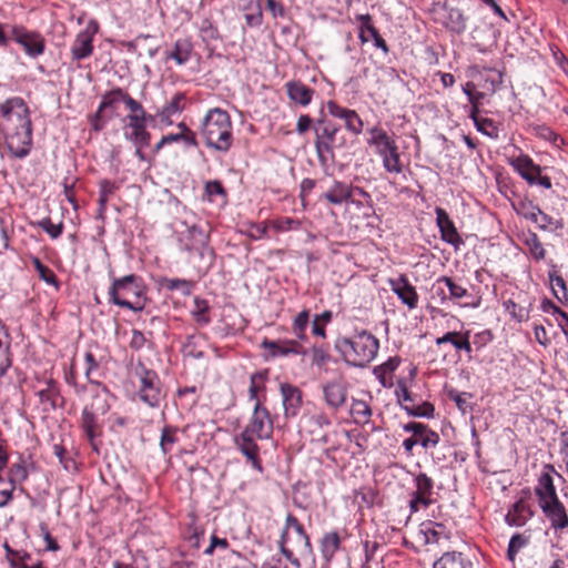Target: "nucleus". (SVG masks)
<instances>
[{"label": "nucleus", "mask_w": 568, "mask_h": 568, "mask_svg": "<svg viewBox=\"0 0 568 568\" xmlns=\"http://www.w3.org/2000/svg\"><path fill=\"white\" fill-rule=\"evenodd\" d=\"M0 135L14 158H26L32 145L30 111L20 97L0 103Z\"/></svg>", "instance_id": "1"}, {"label": "nucleus", "mask_w": 568, "mask_h": 568, "mask_svg": "<svg viewBox=\"0 0 568 568\" xmlns=\"http://www.w3.org/2000/svg\"><path fill=\"white\" fill-rule=\"evenodd\" d=\"M273 432L274 422L271 414L262 402L257 400L244 428L234 438L236 448L252 464V467L260 473L263 470V467L257 440L272 438Z\"/></svg>", "instance_id": "2"}, {"label": "nucleus", "mask_w": 568, "mask_h": 568, "mask_svg": "<svg viewBox=\"0 0 568 568\" xmlns=\"http://www.w3.org/2000/svg\"><path fill=\"white\" fill-rule=\"evenodd\" d=\"M201 135L207 148L227 152L233 144L232 122L229 113L220 108L210 109L203 118Z\"/></svg>", "instance_id": "3"}, {"label": "nucleus", "mask_w": 568, "mask_h": 568, "mask_svg": "<svg viewBox=\"0 0 568 568\" xmlns=\"http://www.w3.org/2000/svg\"><path fill=\"white\" fill-rule=\"evenodd\" d=\"M335 347L347 364L364 367L376 357L379 342L373 334L362 331L351 337H339Z\"/></svg>", "instance_id": "4"}, {"label": "nucleus", "mask_w": 568, "mask_h": 568, "mask_svg": "<svg viewBox=\"0 0 568 568\" xmlns=\"http://www.w3.org/2000/svg\"><path fill=\"white\" fill-rule=\"evenodd\" d=\"M278 546L282 555L296 568H300L301 564L298 558L294 556V550L301 556H307L312 552L308 535L303 525L292 514L286 516Z\"/></svg>", "instance_id": "5"}, {"label": "nucleus", "mask_w": 568, "mask_h": 568, "mask_svg": "<svg viewBox=\"0 0 568 568\" xmlns=\"http://www.w3.org/2000/svg\"><path fill=\"white\" fill-rule=\"evenodd\" d=\"M110 301L134 312L144 307V291L139 276L134 274L115 278L109 291Z\"/></svg>", "instance_id": "6"}, {"label": "nucleus", "mask_w": 568, "mask_h": 568, "mask_svg": "<svg viewBox=\"0 0 568 568\" xmlns=\"http://www.w3.org/2000/svg\"><path fill=\"white\" fill-rule=\"evenodd\" d=\"M173 230L181 246L185 251H203L207 248L209 234L196 223L194 213L186 210L173 222Z\"/></svg>", "instance_id": "7"}, {"label": "nucleus", "mask_w": 568, "mask_h": 568, "mask_svg": "<svg viewBox=\"0 0 568 568\" xmlns=\"http://www.w3.org/2000/svg\"><path fill=\"white\" fill-rule=\"evenodd\" d=\"M139 379L138 397L151 408L159 407L163 399V392L158 374L142 366L139 372Z\"/></svg>", "instance_id": "8"}, {"label": "nucleus", "mask_w": 568, "mask_h": 568, "mask_svg": "<svg viewBox=\"0 0 568 568\" xmlns=\"http://www.w3.org/2000/svg\"><path fill=\"white\" fill-rule=\"evenodd\" d=\"M11 38L16 41L32 59L42 55L45 50V40L43 36L37 31H29L23 27L14 26L11 29Z\"/></svg>", "instance_id": "9"}, {"label": "nucleus", "mask_w": 568, "mask_h": 568, "mask_svg": "<svg viewBox=\"0 0 568 568\" xmlns=\"http://www.w3.org/2000/svg\"><path fill=\"white\" fill-rule=\"evenodd\" d=\"M99 32V23L91 19L83 30H81L73 40L70 52L73 60L81 61L89 58L94 50L93 40Z\"/></svg>", "instance_id": "10"}, {"label": "nucleus", "mask_w": 568, "mask_h": 568, "mask_svg": "<svg viewBox=\"0 0 568 568\" xmlns=\"http://www.w3.org/2000/svg\"><path fill=\"white\" fill-rule=\"evenodd\" d=\"M153 118L152 115L124 116L122 119L124 138L133 144L150 145L151 134L148 132L146 125L148 120Z\"/></svg>", "instance_id": "11"}, {"label": "nucleus", "mask_w": 568, "mask_h": 568, "mask_svg": "<svg viewBox=\"0 0 568 568\" xmlns=\"http://www.w3.org/2000/svg\"><path fill=\"white\" fill-rule=\"evenodd\" d=\"M435 285H444L448 290V298L458 303L462 307L477 308L480 304L479 297H475L465 286L457 283L453 277L440 276L436 280Z\"/></svg>", "instance_id": "12"}, {"label": "nucleus", "mask_w": 568, "mask_h": 568, "mask_svg": "<svg viewBox=\"0 0 568 568\" xmlns=\"http://www.w3.org/2000/svg\"><path fill=\"white\" fill-rule=\"evenodd\" d=\"M395 393L398 403L408 415L417 417H433L435 410L434 406L429 403H423L422 405L415 404L414 398L404 382L399 381L397 383Z\"/></svg>", "instance_id": "13"}, {"label": "nucleus", "mask_w": 568, "mask_h": 568, "mask_svg": "<svg viewBox=\"0 0 568 568\" xmlns=\"http://www.w3.org/2000/svg\"><path fill=\"white\" fill-rule=\"evenodd\" d=\"M353 185L344 181L333 179L318 196V202H326L332 205H342L351 202Z\"/></svg>", "instance_id": "14"}, {"label": "nucleus", "mask_w": 568, "mask_h": 568, "mask_svg": "<svg viewBox=\"0 0 568 568\" xmlns=\"http://www.w3.org/2000/svg\"><path fill=\"white\" fill-rule=\"evenodd\" d=\"M369 138L367 143L374 146L375 153L384 159V156L392 155L398 150L396 141L381 126L376 125L368 129Z\"/></svg>", "instance_id": "15"}, {"label": "nucleus", "mask_w": 568, "mask_h": 568, "mask_svg": "<svg viewBox=\"0 0 568 568\" xmlns=\"http://www.w3.org/2000/svg\"><path fill=\"white\" fill-rule=\"evenodd\" d=\"M326 108L329 115L344 121L347 131L355 135L362 133L364 124L355 110L341 106L335 101H328Z\"/></svg>", "instance_id": "16"}, {"label": "nucleus", "mask_w": 568, "mask_h": 568, "mask_svg": "<svg viewBox=\"0 0 568 568\" xmlns=\"http://www.w3.org/2000/svg\"><path fill=\"white\" fill-rule=\"evenodd\" d=\"M435 214L442 240L453 245L455 250H458L464 244V241L457 232V229L448 213L442 207H436Z\"/></svg>", "instance_id": "17"}, {"label": "nucleus", "mask_w": 568, "mask_h": 568, "mask_svg": "<svg viewBox=\"0 0 568 568\" xmlns=\"http://www.w3.org/2000/svg\"><path fill=\"white\" fill-rule=\"evenodd\" d=\"M539 507L549 520L551 528L562 530L568 527V515L559 498H552L544 501L539 504Z\"/></svg>", "instance_id": "18"}, {"label": "nucleus", "mask_w": 568, "mask_h": 568, "mask_svg": "<svg viewBox=\"0 0 568 568\" xmlns=\"http://www.w3.org/2000/svg\"><path fill=\"white\" fill-rule=\"evenodd\" d=\"M508 163L529 185H536L541 168L529 155L520 153L509 158Z\"/></svg>", "instance_id": "19"}, {"label": "nucleus", "mask_w": 568, "mask_h": 568, "mask_svg": "<svg viewBox=\"0 0 568 568\" xmlns=\"http://www.w3.org/2000/svg\"><path fill=\"white\" fill-rule=\"evenodd\" d=\"M280 390L282 395L284 416L286 418L297 416L303 403L301 389L292 384L283 383L280 386Z\"/></svg>", "instance_id": "20"}, {"label": "nucleus", "mask_w": 568, "mask_h": 568, "mask_svg": "<svg viewBox=\"0 0 568 568\" xmlns=\"http://www.w3.org/2000/svg\"><path fill=\"white\" fill-rule=\"evenodd\" d=\"M534 516V511L529 503L520 498L516 503H514L506 516L505 521L510 527H524Z\"/></svg>", "instance_id": "21"}, {"label": "nucleus", "mask_w": 568, "mask_h": 568, "mask_svg": "<svg viewBox=\"0 0 568 568\" xmlns=\"http://www.w3.org/2000/svg\"><path fill=\"white\" fill-rule=\"evenodd\" d=\"M390 288L400 300V302L409 310H414L418 305V294L416 288L408 282L405 276H400L397 280H390Z\"/></svg>", "instance_id": "22"}, {"label": "nucleus", "mask_w": 568, "mask_h": 568, "mask_svg": "<svg viewBox=\"0 0 568 568\" xmlns=\"http://www.w3.org/2000/svg\"><path fill=\"white\" fill-rule=\"evenodd\" d=\"M546 471L541 473L538 478V483L535 487V494L538 498V504L558 498L556 487L551 477V473H555L552 465H545Z\"/></svg>", "instance_id": "23"}, {"label": "nucleus", "mask_w": 568, "mask_h": 568, "mask_svg": "<svg viewBox=\"0 0 568 568\" xmlns=\"http://www.w3.org/2000/svg\"><path fill=\"white\" fill-rule=\"evenodd\" d=\"M185 94L182 92L175 93L165 105L158 110L154 114L160 123L164 125H171L173 123V116L179 115L184 109Z\"/></svg>", "instance_id": "24"}, {"label": "nucleus", "mask_w": 568, "mask_h": 568, "mask_svg": "<svg viewBox=\"0 0 568 568\" xmlns=\"http://www.w3.org/2000/svg\"><path fill=\"white\" fill-rule=\"evenodd\" d=\"M239 11L244 13L246 26L257 28L263 23L261 0H235Z\"/></svg>", "instance_id": "25"}, {"label": "nucleus", "mask_w": 568, "mask_h": 568, "mask_svg": "<svg viewBox=\"0 0 568 568\" xmlns=\"http://www.w3.org/2000/svg\"><path fill=\"white\" fill-rule=\"evenodd\" d=\"M403 429L406 433H412L413 436L420 437V446L425 449L435 447L439 442V435L425 424L410 422L405 424Z\"/></svg>", "instance_id": "26"}, {"label": "nucleus", "mask_w": 568, "mask_h": 568, "mask_svg": "<svg viewBox=\"0 0 568 568\" xmlns=\"http://www.w3.org/2000/svg\"><path fill=\"white\" fill-rule=\"evenodd\" d=\"M94 386L92 402L84 408L92 410L93 413L105 415L110 410L111 394L109 389L98 382H91Z\"/></svg>", "instance_id": "27"}, {"label": "nucleus", "mask_w": 568, "mask_h": 568, "mask_svg": "<svg viewBox=\"0 0 568 568\" xmlns=\"http://www.w3.org/2000/svg\"><path fill=\"white\" fill-rule=\"evenodd\" d=\"M346 387L343 382L333 381L326 383L323 386L325 403L334 409H337L344 405L346 400Z\"/></svg>", "instance_id": "28"}, {"label": "nucleus", "mask_w": 568, "mask_h": 568, "mask_svg": "<svg viewBox=\"0 0 568 568\" xmlns=\"http://www.w3.org/2000/svg\"><path fill=\"white\" fill-rule=\"evenodd\" d=\"M291 101L301 106H307L313 99L314 90L301 81H288L285 84Z\"/></svg>", "instance_id": "29"}, {"label": "nucleus", "mask_w": 568, "mask_h": 568, "mask_svg": "<svg viewBox=\"0 0 568 568\" xmlns=\"http://www.w3.org/2000/svg\"><path fill=\"white\" fill-rule=\"evenodd\" d=\"M262 346L271 351L273 356H287L290 354L298 355L304 354L302 345L294 339L288 341H270L264 339Z\"/></svg>", "instance_id": "30"}, {"label": "nucleus", "mask_w": 568, "mask_h": 568, "mask_svg": "<svg viewBox=\"0 0 568 568\" xmlns=\"http://www.w3.org/2000/svg\"><path fill=\"white\" fill-rule=\"evenodd\" d=\"M347 532L343 530V535L337 530L325 532L321 540V551L323 557L329 561L339 550L342 540L346 538Z\"/></svg>", "instance_id": "31"}, {"label": "nucleus", "mask_w": 568, "mask_h": 568, "mask_svg": "<svg viewBox=\"0 0 568 568\" xmlns=\"http://www.w3.org/2000/svg\"><path fill=\"white\" fill-rule=\"evenodd\" d=\"M433 568H474V566L464 554L447 551L434 562Z\"/></svg>", "instance_id": "32"}, {"label": "nucleus", "mask_w": 568, "mask_h": 568, "mask_svg": "<svg viewBox=\"0 0 568 568\" xmlns=\"http://www.w3.org/2000/svg\"><path fill=\"white\" fill-rule=\"evenodd\" d=\"M193 52V45L187 39H179L175 41L172 50L165 53V58L172 59L178 65L185 64Z\"/></svg>", "instance_id": "33"}, {"label": "nucleus", "mask_w": 568, "mask_h": 568, "mask_svg": "<svg viewBox=\"0 0 568 568\" xmlns=\"http://www.w3.org/2000/svg\"><path fill=\"white\" fill-rule=\"evenodd\" d=\"M99 416L101 415L87 408H84L81 414V428L91 444H93L95 437L101 434Z\"/></svg>", "instance_id": "34"}, {"label": "nucleus", "mask_w": 568, "mask_h": 568, "mask_svg": "<svg viewBox=\"0 0 568 568\" xmlns=\"http://www.w3.org/2000/svg\"><path fill=\"white\" fill-rule=\"evenodd\" d=\"M400 364L398 357H389L385 363L374 368V375L384 387L393 386L392 374L397 369Z\"/></svg>", "instance_id": "35"}, {"label": "nucleus", "mask_w": 568, "mask_h": 568, "mask_svg": "<svg viewBox=\"0 0 568 568\" xmlns=\"http://www.w3.org/2000/svg\"><path fill=\"white\" fill-rule=\"evenodd\" d=\"M31 463L23 456H19L17 462H13L8 470V480L13 483L16 486L21 485L24 480H27L29 476V467Z\"/></svg>", "instance_id": "36"}, {"label": "nucleus", "mask_w": 568, "mask_h": 568, "mask_svg": "<svg viewBox=\"0 0 568 568\" xmlns=\"http://www.w3.org/2000/svg\"><path fill=\"white\" fill-rule=\"evenodd\" d=\"M126 95L128 93L121 88H115L111 91L105 92L102 95L101 102L99 104L100 111L111 110L112 113H115L118 105L120 103L124 104Z\"/></svg>", "instance_id": "37"}, {"label": "nucleus", "mask_w": 568, "mask_h": 568, "mask_svg": "<svg viewBox=\"0 0 568 568\" xmlns=\"http://www.w3.org/2000/svg\"><path fill=\"white\" fill-rule=\"evenodd\" d=\"M10 336L4 327L0 323V378L6 374L11 365L10 358Z\"/></svg>", "instance_id": "38"}, {"label": "nucleus", "mask_w": 568, "mask_h": 568, "mask_svg": "<svg viewBox=\"0 0 568 568\" xmlns=\"http://www.w3.org/2000/svg\"><path fill=\"white\" fill-rule=\"evenodd\" d=\"M351 415L355 424L365 425L371 420L372 409L365 400L354 399L351 406Z\"/></svg>", "instance_id": "39"}, {"label": "nucleus", "mask_w": 568, "mask_h": 568, "mask_svg": "<svg viewBox=\"0 0 568 568\" xmlns=\"http://www.w3.org/2000/svg\"><path fill=\"white\" fill-rule=\"evenodd\" d=\"M209 312H210V306H209L207 301L203 300L199 296L194 297L191 314H192L194 321L200 326H205L211 322Z\"/></svg>", "instance_id": "40"}, {"label": "nucleus", "mask_w": 568, "mask_h": 568, "mask_svg": "<svg viewBox=\"0 0 568 568\" xmlns=\"http://www.w3.org/2000/svg\"><path fill=\"white\" fill-rule=\"evenodd\" d=\"M530 542V535L525 532H518L511 536L508 548L507 558L509 561L515 562L517 554Z\"/></svg>", "instance_id": "41"}, {"label": "nucleus", "mask_w": 568, "mask_h": 568, "mask_svg": "<svg viewBox=\"0 0 568 568\" xmlns=\"http://www.w3.org/2000/svg\"><path fill=\"white\" fill-rule=\"evenodd\" d=\"M356 21L358 22V38L362 43H366L371 38L375 37L378 31L374 27L372 22V17L369 14H358L356 16Z\"/></svg>", "instance_id": "42"}, {"label": "nucleus", "mask_w": 568, "mask_h": 568, "mask_svg": "<svg viewBox=\"0 0 568 568\" xmlns=\"http://www.w3.org/2000/svg\"><path fill=\"white\" fill-rule=\"evenodd\" d=\"M415 487L416 490L414 491V495L422 497L423 499H426L432 504V493L434 488V481L430 477H428L425 473H419L415 477Z\"/></svg>", "instance_id": "43"}, {"label": "nucleus", "mask_w": 568, "mask_h": 568, "mask_svg": "<svg viewBox=\"0 0 568 568\" xmlns=\"http://www.w3.org/2000/svg\"><path fill=\"white\" fill-rule=\"evenodd\" d=\"M524 244L528 247L531 256L536 261H541L545 258L546 251L536 233L528 232L525 234Z\"/></svg>", "instance_id": "44"}, {"label": "nucleus", "mask_w": 568, "mask_h": 568, "mask_svg": "<svg viewBox=\"0 0 568 568\" xmlns=\"http://www.w3.org/2000/svg\"><path fill=\"white\" fill-rule=\"evenodd\" d=\"M445 24L447 29L457 34L466 30V19L459 9L453 8L448 11Z\"/></svg>", "instance_id": "45"}, {"label": "nucleus", "mask_w": 568, "mask_h": 568, "mask_svg": "<svg viewBox=\"0 0 568 568\" xmlns=\"http://www.w3.org/2000/svg\"><path fill=\"white\" fill-rule=\"evenodd\" d=\"M178 428L173 426H164L162 428L161 438H160V447L163 455H168L171 453L175 443H178Z\"/></svg>", "instance_id": "46"}, {"label": "nucleus", "mask_w": 568, "mask_h": 568, "mask_svg": "<svg viewBox=\"0 0 568 568\" xmlns=\"http://www.w3.org/2000/svg\"><path fill=\"white\" fill-rule=\"evenodd\" d=\"M548 277L551 284V290L554 295L559 302L568 298V291L566 286V281L564 277L558 274L556 271L549 272Z\"/></svg>", "instance_id": "47"}, {"label": "nucleus", "mask_w": 568, "mask_h": 568, "mask_svg": "<svg viewBox=\"0 0 568 568\" xmlns=\"http://www.w3.org/2000/svg\"><path fill=\"white\" fill-rule=\"evenodd\" d=\"M266 373L257 372L251 376L248 397L254 400V404L260 399L258 394L265 389Z\"/></svg>", "instance_id": "48"}, {"label": "nucleus", "mask_w": 568, "mask_h": 568, "mask_svg": "<svg viewBox=\"0 0 568 568\" xmlns=\"http://www.w3.org/2000/svg\"><path fill=\"white\" fill-rule=\"evenodd\" d=\"M475 126L477 131L487 135L490 139L497 140L499 138V129L494 120L488 118L475 119Z\"/></svg>", "instance_id": "49"}, {"label": "nucleus", "mask_w": 568, "mask_h": 568, "mask_svg": "<svg viewBox=\"0 0 568 568\" xmlns=\"http://www.w3.org/2000/svg\"><path fill=\"white\" fill-rule=\"evenodd\" d=\"M443 529L444 527L442 524L428 521L426 524H423L420 531L425 536L426 544H436L439 541L444 532Z\"/></svg>", "instance_id": "50"}, {"label": "nucleus", "mask_w": 568, "mask_h": 568, "mask_svg": "<svg viewBox=\"0 0 568 568\" xmlns=\"http://www.w3.org/2000/svg\"><path fill=\"white\" fill-rule=\"evenodd\" d=\"M271 226L276 232H290V231H297L302 227V222L297 219L293 217H278L273 221H271Z\"/></svg>", "instance_id": "51"}, {"label": "nucleus", "mask_w": 568, "mask_h": 568, "mask_svg": "<svg viewBox=\"0 0 568 568\" xmlns=\"http://www.w3.org/2000/svg\"><path fill=\"white\" fill-rule=\"evenodd\" d=\"M31 262H32L36 271L38 272L39 277L43 282H45L47 284H50V285H57V276L51 268H49L48 266L42 264V262L36 256H33L31 258Z\"/></svg>", "instance_id": "52"}, {"label": "nucleus", "mask_w": 568, "mask_h": 568, "mask_svg": "<svg viewBox=\"0 0 568 568\" xmlns=\"http://www.w3.org/2000/svg\"><path fill=\"white\" fill-rule=\"evenodd\" d=\"M16 487L17 486L10 480L6 481L0 474V508H3L11 503Z\"/></svg>", "instance_id": "53"}, {"label": "nucleus", "mask_w": 568, "mask_h": 568, "mask_svg": "<svg viewBox=\"0 0 568 568\" xmlns=\"http://www.w3.org/2000/svg\"><path fill=\"white\" fill-rule=\"evenodd\" d=\"M383 161V168L386 172L392 174H399L403 172V164L400 161V154L399 150H397L395 153L388 156H384Z\"/></svg>", "instance_id": "54"}, {"label": "nucleus", "mask_w": 568, "mask_h": 568, "mask_svg": "<svg viewBox=\"0 0 568 568\" xmlns=\"http://www.w3.org/2000/svg\"><path fill=\"white\" fill-rule=\"evenodd\" d=\"M308 321H310V311L308 310H304L302 311L301 313H298V315L294 318V322H293V332L294 334L300 338V339H304L305 338V331H306V327L308 325Z\"/></svg>", "instance_id": "55"}, {"label": "nucleus", "mask_w": 568, "mask_h": 568, "mask_svg": "<svg viewBox=\"0 0 568 568\" xmlns=\"http://www.w3.org/2000/svg\"><path fill=\"white\" fill-rule=\"evenodd\" d=\"M537 216H539V220H538V227L540 230H560L564 227V223L561 220H555L554 217H551L550 215L546 214L544 211L541 210H538V213H537Z\"/></svg>", "instance_id": "56"}, {"label": "nucleus", "mask_w": 568, "mask_h": 568, "mask_svg": "<svg viewBox=\"0 0 568 568\" xmlns=\"http://www.w3.org/2000/svg\"><path fill=\"white\" fill-rule=\"evenodd\" d=\"M2 546L6 550V557L11 568H14L23 558L30 559V554L24 550L12 549L8 541H4Z\"/></svg>", "instance_id": "57"}, {"label": "nucleus", "mask_w": 568, "mask_h": 568, "mask_svg": "<svg viewBox=\"0 0 568 568\" xmlns=\"http://www.w3.org/2000/svg\"><path fill=\"white\" fill-rule=\"evenodd\" d=\"M505 308L507 313L518 322L526 321L529 317V311L511 300L505 302Z\"/></svg>", "instance_id": "58"}, {"label": "nucleus", "mask_w": 568, "mask_h": 568, "mask_svg": "<svg viewBox=\"0 0 568 568\" xmlns=\"http://www.w3.org/2000/svg\"><path fill=\"white\" fill-rule=\"evenodd\" d=\"M58 393L57 384L53 381H49L47 383V387L38 392V396L41 403H50L54 406Z\"/></svg>", "instance_id": "59"}, {"label": "nucleus", "mask_w": 568, "mask_h": 568, "mask_svg": "<svg viewBox=\"0 0 568 568\" xmlns=\"http://www.w3.org/2000/svg\"><path fill=\"white\" fill-rule=\"evenodd\" d=\"M38 226L41 227L44 232H47L52 239H58L63 232V223L60 222L58 224H54L49 217H44L41 221H39Z\"/></svg>", "instance_id": "60"}, {"label": "nucleus", "mask_w": 568, "mask_h": 568, "mask_svg": "<svg viewBox=\"0 0 568 568\" xmlns=\"http://www.w3.org/2000/svg\"><path fill=\"white\" fill-rule=\"evenodd\" d=\"M124 105L129 110V113L125 116H132V118L141 116L142 118V116L148 115L143 105L139 101L133 99L129 93L125 98Z\"/></svg>", "instance_id": "61"}, {"label": "nucleus", "mask_w": 568, "mask_h": 568, "mask_svg": "<svg viewBox=\"0 0 568 568\" xmlns=\"http://www.w3.org/2000/svg\"><path fill=\"white\" fill-rule=\"evenodd\" d=\"M315 149L317 153L318 161L322 165H325L329 158L333 155V150L331 144L325 141H322L320 138L315 142Z\"/></svg>", "instance_id": "62"}, {"label": "nucleus", "mask_w": 568, "mask_h": 568, "mask_svg": "<svg viewBox=\"0 0 568 568\" xmlns=\"http://www.w3.org/2000/svg\"><path fill=\"white\" fill-rule=\"evenodd\" d=\"M200 36L204 41H213L219 38V31L209 19H204L200 27Z\"/></svg>", "instance_id": "63"}, {"label": "nucleus", "mask_w": 568, "mask_h": 568, "mask_svg": "<svg viewBox=\"0 0 568 568\" xmlns=\"http://www.w3.org/2000/svg\"><path fill=\"white\" fill-rule=\"evenodd\" d=\"M243 233L252 240H260L266 236L267 225L262 223H250Z\"/></svg>", "instance_id": "64"}]
</instances>
